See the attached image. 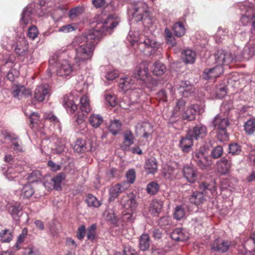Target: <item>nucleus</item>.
I'll return each mask as SVG.
<instances>
[{
	"instance_id": "nucleus-42",
	"label": "nucleus",
	"mask_w": 255,
	"mask_h": 255,
	"mask_svg": "<svg viewBox=\"0 0 255 255\" xmlns=\"http://www.w3.org/2000/svg\"><path fill=\"white\" fill-rule=\"evenodd\" d=\"M149 247V237L147 234H143L139 240V247L142 251L147 250Z\"/></svg>"
},
{
	"instance_id": "nucleus-14",
	"label": "nucleus",
	"mask_w": 255,
	"mask_h": 255,
	"mask_svg": "<svg viewBox=\"0 0 255 255\" xmlns=\"http://www.w3.org/2000/svg\"><path fill=\"white\" fill-rule=\"evenodd\" d=\"M152 128V125L148 122H139L135 126L136 133L139 134H143L144 138H147L151 134L153 131Z\"/></svg>"
},
{
	"instance_id": "nucleus-50",
	"label": "nucleus",
	"mask_w": 255,
	"mask_h": 255,
	"mask_svg": "<svg viewBox=\"0 0 255 255\" xmlns=\"http://www.w3.org/2000/svg\"><path fill=\"white\" fill-rule=\"evenodd\" d=\"M185 216V211L184 208L181 206H176L175 208L174 213V217L177 220H180Z\"/></svg>"
},
{
	"instance_id": "nucleus-16",
	"label": "nucleus",
	"mask_w": 255,
	"mask_h": 255,
	"mask_svg": "<svg viewBox=\"0 0 255 255\" xmlns=\"http://www.w3.org/2000/svg\"><path fill=\"white\" fill-rule=\"evenodd\" d=\"M33 5H34L33 3H30L24 9L22 13L21 18L19 22L23 28H24L31 20L32 13L35 11L34 9H32Z\"/></svg>"
},
{
	"instance_id": "nucleus-29",
	"label": "nucleus",
	"mask_w": 255,
	"mask_h": 255,
	"mask_svg": "<svg viewBox=\"0 0 255 255\" xmlns=\"http://www.w3.org/2000/svg\"><path fill=\"white\" fill-rule=\"evenodd\" d=\"M255 54V45L250 44L246 45L242 51V57L244 59L249 60Z\"/></svg>"
},
{
	"instance_id": "nucleus-24",
	"label": "nucleus",
	"mask_w": 255,
	"mask_h": 255,
	"mask_svg": "<svg viewBox=\"0 0 255 255\" xmlns=\"http://www.w3.org/2000/svg\"><path fill=\"white\" fill-rule=\"evenodd\" d=\"M205 200L203 192L194 191L189 197L190 202L196 205H199Z\"/></svg>"
},
{
	"instance_id": "nucleus-26",
	"label": "nucleus",
	"mask_w": 255,
	"mask_h": 255,
	"mask_svg": "<svg viewBox=\"0 0 255 255\" xmlns=\"http://www.w3.org/2000/svg\"><path fill=\"white\" fill-rule=\"evenodd\" d=\"M145 170L148 174H154L157 171V163L155 159H147L145 164Z\"/></svg>"
},
{
	"instance_id": "nucleus-33",
	"label": "nucleus",
	"mask_w": 255,
	"mask_h": 255,
	"mask_svg": "<svg viewBox=\"0 0 255 255\" xmlns=\"http://www.w3.org/2000/svg\"><path fill=\"white\" fill-rule=\"evenodd\" d=\"M80 104L81 112H90L92 110L90 99L86 95L83 96L80 98Z\"/></svg>"
},
{
	"instance_id": "nucleus-46",
	"label": "nucleus",
	"mask_w": 255,
	"mask_h": 255,
	"mask_svg": "<svg viewBox=\"0 0 255 255\" xmlns=\"http://www.w3.org/2000/svg\"><path fill=\"white\" fill-rule=\"evenodd\" d=\"M11 232L8 230H4L0 233V240L3 243H8L12 239Z\"/></svg>"
},
{
	"instance_id": "nucleus-38",
	"label": "nucleus",
	"mask_w": 255,
	"mask_h": 255,
	"mask_svg": "<svg viewBox=\"0 0 255 255\" xmlns=\"http://www.w3.org/2000/svg\"><path fill=\"white\" fill-rule=\"evenodd\" d=\"M86 202L89 207L95 208L100 207L101 204L96 197L91 194H89L87 195Z\"/></svg>"
},
{
	"instance_id": "nucleus-49",
	"label": "nucleus",
	"mask_w": 255,
	"mask_h": 255,
	"mask_svg": "<svg viewBox=\"0 0 255 255\" xmlns=\"http://www.w3.org/2000/svg\"><path fill=\"white\" fill-rule=\"evenodd\" d=\"M21 192V194L23 198H28L33 194L34 190L31 186L28 184L23 186Z\"/></svg>"
},
{
	"instance_id": "nucleus-18",
	"label": "nucleus",
	"mask_w": 255,
	"mask_h": 255,
	"mask_svg": "<svg viewBox=\"0 0 255 255\" xmlns=\"http://www.w3.org/2000/svg\"><path fill=\"white\" fill-rule=\"evenodd\" d=\"M223 72V67L217 65L213 68L205 70L203 74L204 78L206 80L215 79L219 77Z\"/></svg>"
},
{
	"instance_id": "nucleus-47",
	"label": "nucleus",
	"mask_w": 255,
	"mask_h": 255,
	"mask_svg": "<svg viewBox=\"0 0 255 255\" xmlns=\"http://www.w3.org/2000/svg\"><path fill=\"white\" fill-rule=\"evenodd\" d=\"M159 189V184L155 181L150 182L146 186L147 192L150 195L156 194Z\"/></svg>"
},
{
	"instance_id": "nucleus-27",
	"label": "nucleus",
	"mask_w": 255,
	"mask_h": 255,
	"mask_svg": "<svg viewBox=\"0 0 255 255\" xmlns=\"http://www.w3.org/2000/svg\"><path fill=\"white\" fill-rule=\"evenodd\" d=\"M242 11H245L246 13L243 14L241 18V22L243 25H247L249 23H251V17L248 14L252 12V9L250 7L246 6L245 5L240 6Z\"/></svg>"
},
{
	"instance_id": "nucleus-4",
	"label": "nucleus",
	"mask_w": 255,
	"mask_h": 255,
	"mask_svg": "<svg viewBox=\"0 0 255 255\" xmlns=\"http://www.w3.org/2000/svg\"><path fill=\"white\" fill-rule=\"evenodd\" d=\"M206 149L201 147L193 153V159L201 169H206L211 165V161L205 155Z\"/></svg>"
},
{
	"instance_id": "nucleus-10",
	"label": "nucleus",
	"mask_w": 255,
	"mask_h": 255,
	"mask_svg": "<svg viewBox=\"0 0 255 255\" xmlns=\"http://www.w3.org/2000/svg\"><path fill=\"white\" fill-rule=\"evenodd\" d=\"M76 92L73 91L69 94L63 97V105L68 112H76L77 110V106L74 102V101L78 98Z\"/></svg>"
},
{
	"instance_id": "nucleus-39",
	"label": "nucleus",
	"mask_w": 255,
	"mask_h": 255,
	"mask_svg": "<svg viewBox=\"0 0 255 255\" xmlns=\"http://www.w3.org/2000/svg\"><path fill=\"white\" fill-rule=\"evenodd\" d=\"M121 129V124L119 120L111 121L109 127L110 131L113 134H117Z\"/></svg>"
},
{
	"instance_id": "nucleus-45",
	"label": "nucleus",
	"mask_w": 255,
	"mask_h": 255,
	"mask_svg": "<svg viewBox=\"0 0 255 255\" xmlns=\"http://www.w3.org/2000/svg\"><path fill=\"white\" fill-rule=\"evenodd\" d=\"M97 226L93 224L89 227L86 230L87 240L93 242L96 238Z\"/></svg>"
},
{
	"instance_id": "nucleus-7",
	"label": "nucleus",
	"mask_w": 255,
	"mask_h": 255,
	"mask_svg": "<svg viewBox=\"0 0 255 255\" xmlns=\"http://www.w3.org/2000/svg\"><path fill=\"white\" fill-rule=\"evenodd\" d=\"M120 204L125 209L131 212L135 211L138 205L136 196L132 193L123 195L121 199Z\"/></svg>"
},
{
	"instance_id": "nucleus-5",
	"label": "nucleus",
	"mask_w": 255,
	"mask_h": 255,
	"mask_svg": "<svg viewBox=\"0 0 255 255\" xmlns=\"http://www.w3.org/2000/svg\"><path fill=\"white\" fill-rule=\"evenodd\" d=\"M213 124L215 127L218 129V138L220 141L226 139L228 137L226 129L229 125L228 120L227 118H221L217 116L213 121Z\"/></svg>"
},
{
	"instance_id": "nucleus-3",
	"label": "nucleus",
	"mask_w": 255,
	"mask_h": 255,
	"mask_svg": "<svg viewBox=\"0 0 255 255\" xmlns=\"http://www.w3.org/2000/svg\"><path fill=\"white\" fill-rule=\"evenodd\" d=\"M119 88L124 93L129 91L131 97L135 96L137 99H138L140 97L141 90L136 87L134 81L130 77H125L121 78L119 81Z\"/></svg>"
},
{
	"instance_id": "nucleus-19",
	"label": "nucleus",
	"mask_w": 255,
	"mask_h": 255,
	"mask_svg": "<svg viewBox=\"0 0 255 255\" xmlns=\"http://www.w3.org/2000/svg\"><path fill=\"white\" fill-rule=\"evenodd\" d=\"M19 42L22 43V48L18 47L17 43V59L21 62H25L27 60V52L28 45L24 38H21Z\"/></svg>"
},
{
	"instance_id": "nucleus-31",
	"label": "nucleus",
	"mask_w": 255,
	"mask_h": 255,
	"mask_svg": "<svg viewBox=\"0 0 255 255\" xmlns=\"http://www.w3.org/2000/svg\"><path fill=\"white\" fill-rule=\"evenodd\" d=\"M166 71V67L162 63L156 62L154 63L152 68V73L154 75L161 76L165 73Z\"/></svg>"
},
{
	"instance_id": "nucleus-22",
	"label": "nucleus",
	"mask_w": 255,
	"mask_h": 255,
	"mask_svg": "<svg viewBox=\"0 0 255 255\" xmlns=\"http://www.w3.org/2000/svg\"><path fill=\"white\" fill-rule=\"evenodd\" d=\"M176 87L184 97H188L194 91L193 86L188 81H182L179 85H176Z\"/></svg>"
},
{
	"instance_id": "nucleus-20",
	"label": "nucleus",
	"mask_w": 255,
	"mask_h": 255,
	"mask_svg": "<svg viewBox=\"0 0 255 255\" xmlns=\"http://www.w3.org/2000/svg\"><path fill=\"white\" fill-rule=\"evenodd\" d=\"M188 132L195 139L203 138L207 133V129L205 126L202 124H198L195 126L192 130Z\"/></svg>"
},
{
	"instance_id": "nucleus-34",
	"label": "nucleus",
	"mask_w": 255,
	"mask_h": 255,
	"mask_svg": "<svg viewBox=\"0 0 255 255\" xmlns=\"http://www.w3.org/2000/svg\"><path fill=\"white\" fill-rule=\"evenodd\" d=\"M73 149L74 151L78 153H83L86 151V141L84 139L78 138L75 141Z\"/></svg>"
},
{
	"instance_id": "nucleus-63",
	"label": "nucleus",
	"mask_w": 255,
	"mask_h": 255,
	"mask_svg": "<svg viewBox=\"0 0 255 255\" xmlns=\"http://www.w3.org/2000/svg\"><path fill=\"white\" fill-rule=\"evenodd\" d=\"M186 102L183 99H179L176 103V105L174 108V112H180L184 110Z\"/></svg>"
},
{
	"instance_id": "nucleus-11",
	"label": "nucleus",
	"mask_w": 255,
	"mask_h": 255,
	"mask_svg": "<svg viewBox=\"0 0 255 255\" xmlns=\"http://www.w3.org/2000/svg\"><path fill=\"white\" fill-rule=\"evenodd\" d=\"M215 58L217 66H221L229 65L233 60L231 54L223 50H218Z\"/></svg>"
},
{
	"instance_id": "nucleus-51",
	"label": "nucleus",
	"mask_w": 255,
	"mask_h": 255,
	"mask_svg": "<svg viewBox=\"0 0 255 255\" xmlns=\"http://www.w3.org/2000/svg\"><path fill=\"white\" fill-rule=\"evenodd\" d=\"M244 127L245 130L248 134H252L255 131V121L250 120L245 123Z\"/></svg>"
},
{
	"instance_id": "nucleus-17",
	"label": "nucleus",
	"mask_w": 255,
	"mask_h": 255,
	"mask_svg": "<svg viewBox=\"0 0 255 255\" xmlns=\"http://www.w3.org/2000/svg\"><path fill=\"white\" fill-rule=\"evenodd\" d=\"M183 175L187 180L190 183H194L197 179L198 171L194 167L185 166L183 168Z\"/></svg>"
},
{
	"instance_id": "nucleus-36",
	"label": "nucleus",
	"mask_w": 255,
	"mask_h": 255,
	"mask_svg": "<svg viewBox=\"0 0 255 255\" xmlns=\"http://www.w3.org/2000/svg\"><path fill=\"white\" fill-rule=\"evenodd\" d=\"M89 122L92 127L97 128L103 123V117L99 114H92L89 118Z\"/></svg>"
},
{
	"instance_id": "nucleus-9",
	"label": "nucleus",
	"mask_w": 255,
	"mask_h": 255,
	"mask_svg": "<svg viewBox=\"0 0 255 255\" xmlns=\"http://www.w3.org/2000/svg\"><path fill=\"white\" fill-rule=\"evenodd\" d=\"M148 6L146 3L143 1H137L133 4V12L132 15L136 21L142 19L144 15L147 14Z\"/></svg>"
},
{
	"instance_id": "nucleus-6",
	"label": "nucleus",
	"mask_w": 255,
	"mask_h": 255,
	"mask_svg": "<svg viewBox=\"0 0 255 255\" xmlns=\"http://www.w3.org/2000/svg\"><path fill=\"white\" fill-rule=\"evenodd\" d=\"M133 76L137 80L146 82L150 77L148 63L146 61H142L134 69Z\"/></svg>"
},
{
	"instance_id": "nucleus-62",
	"label": "nucleus",
	"mask_w": 255,
	"mask_h": 255,
	"mask_svg": "<svg viewBox=\"0 0 255 255\" xmlns=\"http://www.w3.org/2000/svg\"><path fill=\"white\" fill-rule=\"evenodd\" d=\"M165 34L166 40L167 42L172 46H174L175 44L174 37L173 36L172 32L167 28H166L165 29Z\"/></svg>"
},
{
	"instance_id": "nucleus-30",
	"label": "nucleus",
	"mask_w": 255,
	"mask_h": 255,
	"mask_svg": "<svg viewBox=\"0 0 255 255\" xmlns=\"http://www.w3.org/2000/svg\"><path fill=\"white\" fill-rule=\"evenodd\" d=\"M215 184L214 181L211 182L210 183L202 182L200 185V188L205 194H209L208 192L213 194L216 190Z\"/></svg>"
},
{
	"instance_id": "nucleus-37",
	"label": "nucleus",
	"mask_w": 255,
	"mask_h": 255,
	"mask_svg": "<svg viewBox=\"0 0 255 255\" xmlns=\"http://www.w3.org/2000/svg\"><path fill=\"white\" fill-rule=\"evenodd\" d=\"M162 202L158 200H153L150 206V211L152 214L156 215L159 213L162 208Z\"/></svg>"
},
{
	"instance_id": "nucleus-23",
	"label": "nucleus",
	"mask_w": 255,
	"mask_h": 255,
	"mask_svg": "<svg viewBox=\"0 0 255 255\" xmlns=\"http://www.w3.org/2000/svg\"><path fill=\"white\" fill-rule=\"evenodd\" d=\"M127 188L122 184H117L112 187L109 190V201H114L121 193L124 192Z\"/></svg>"
},
{
	"instance_id": "nucleus-44",
	"label": "nucleus",
	"mask_w": 255,
	"mask_h": 255,
	"mask_svg": "<svg viewBox=\"0 0 255 255\" xmlns=\"http://www.w3.org/2000/svg\"><path fill=\"white\" fill-rule=\"evenodd\" d=\"M65 141L62 139H58L55 143V148L54 152L58 154H62L65 151Z\"/></svg>"
},
{
	"instance_id": "nucleus-8",
	"label": "nucleus",
	"mask_w": 255,
	"mask_h": 255,
	"mask_svg": "<svg viewBox=\"0 0 255 255\" xmlns=\"http://www.w3.org/2000/svg\"><path fill=\"white\" fill-rule=\"evenodd\" d=\"M74 72V68L68 61L64 60L57 64L56 74L59 76H71Z\"/></svg>"
},
{
	"instance_id": "nucleus-15",
	"label": "nucleus",
	"mask_w": 255,
	"mask_h": 255,
	"mask_svg": "<svg viewBox=\"0 0 255 255\" xmlns=\"http://www.w3.org/2000/svg\"><path fill=\"white\" fill-rule=\"evenodd\" d=\"M193 137L188 132L185 136L181 137L179 141V147L182 151L185 153L189 152L193 145Z\"/></svg>"
},
{
	"instance_id": "nucleus-56",
	"label": "nucleus",
	"mask_w": 255,
	"mask_h": 255,
	"mask_svg": "<svg viewBox=\"0 0 255 255\" xmlns=\"http://www.w3.org/2000/svg\"><path fill=\"white\" fill-rule=\"evenodd\" d=\"M105 99L108 104L111 107H114L117 104V97L115 94H106Z\"/></svg>"
},
{
	"instance_id": "nucleus-64",
	"label": "nucleus",
	"mask_w": 255,
	"mask_h": 255,
	"mask_svg": "<svg viewBox=\"0 0 255 255\" xmlns=\"http://www.w3.org/2000/svg\"><path fill=\"white\" fill-rule=\"evenodd\" d=\"M15 74H16V70L14 68H12L7 73L6 75V79L12 82V85L13 86L15 85Z\"/></svg>"
},
{
	"instance_id": "nucleus-59",
	"label": "nucleus",
	"mask_w": 255,
	"mask_h": 255,
	"mask_svg": "<svg viewBox=\"0 0 255 255\" xmlns=\"http://www.w3.org/2000/svg\"><path fill=\"white\" fill-rule=\"evenodd\" d=\"M23 255H40L38 250L33 246H29L26 249L23 253Z\"/></svg>"
},
{
	"instance_id": "nucleus-13",
	"label": "nucleus",
	"mask_w": 255,
	"mask_h": 255,
	"mask_svg": "<svg viewBox=\"0 0 255 255\" xmlns=\"http://www.w3.org/2000/svg\"><path fill=\"white\" fill-rule=\"evenodd\" d=\"M231 246L230 241L218 239L214 241L211 249L213 252L225 253L229 250Z\"/></svg>"
},
{
	"instance_id": "nucleus-25",
	"label": "nucleus",
	"mask_w": 255,
	"mask_h": 255,
	"mask_svg": "<svg viewBox=\"0 0 255 255\" xmlns=\"http://www.w3.org/2000/svg\"><path fill=\"white\" fill-rule=\"evenodd\" d=\"M172 239L176 241H185L188 238V236L183 232L182 230L176 228L174 230L170 235Z\"/></svg>"
},
{
	"instance_id": "nucleus-28",
	"label": "nucleus",
	"mask_w": 255,
	"mask_h": 255,
	"mask_svg": "<svg viewBox=\"0 0 255 255\" xmlns=\"http://www.w3.org/2000/svg\"><path fill=\"white\" fill-rule=\"evenodd\" d=\"M196 54L190 49L185 50L182 54V58L185 63H193L195 62Z\"/></svg>"
},
{
	"instance_id": "nucleus-35",
	"label": "nucleus",
	"mask_w": 255,
	"mask_h": 255,
	"mask_svg": "<svg viewBox=\"0 0 255 255\" xmlns=\"http://www.w3.org/2000/svg\"><path fill=\"white\" fill-rule=\"evenodd\" d=\"M16 164L13 166L7 165V169L3 172L5 178L9 181H14L16 177Z\"/></svg>"
},
{
	"instance_id": "nucleus-21",
	"label": "nucleus",
	"mask_w": 255,
	"mask_h": 255,
	"mask_svg": "<svg viewBox=\"0 0 255 255\" xmlns=\"http://www.w3.org/2000/svg\"><path fill=\"white\" fill-rule=\"evenodd\" d=\"M231 165V160L223 157L217 162L218 171L221 174H227L230 171Z\"/></svg>"
},
{
	"instance_id": "nucleus-2",
	"label": "nucleus",
	"mask_w": 255,
	"mask_h": 255,
	"mask_svg": "<svg viewBox=\"0 0 255 255\" xmlns=\"http://www.w3.org/2000/svg\"><path fill=\"white\" fill-rule=\"evenodd\" d=\"M131 31L129 32L128 38L132 43V44L136 42L138 44V48L139 50L146 55H150L154 53L158 47V43L154 40L146 36H141L139 38L137 39L136 37L131 39Z\"/></svg>"
},
{
	"instance_id": "nucleus-55",
	"label": "nucleus",
	"mask_w": 255,
	"mask_h": 255,
	"mask_svg": "<svg viewBox=\"0 0 255 255\" xmlns=\"http://www.w3.org/2000/svg\"><path fill=\"white\" fill-rule=\"evenodd\" d=\"M124 140L126 146L129 147L133 143V136L131 131H127L124 133Z\"/></svg>"
},
{
	"instance_id": "nucleus-43",
	"label": "nucleus",
	"mask_w": 255,
	"mask_h": 255,
	"mask_svg": "<svg viewBox=\"0 0 255 255\" xmlns=\"http://www.w3.org/2000/svg\"><path fill=\"white\" fill-rule=\"evenodd\" d=\"M136 217V214L134 211H124L122 214V219L124 222H127L132 224L133 223Z\"/></svg>"
},
{
	"instance_id": "nucleus-41",
	"label": "nucleus",
	"mask_w": 255,
	"mask_h": 255,
	"mask_svg": "<svg viewBox=\"0 0 255 255\" xmlns=\"http://www.w3.org/2000/svg\"><path fill=\"white\" fill-rule=\"evenodd\" d=\"M173 30L174 34L178 37H181L184 35L185 33V28L184 26L181 22H177L174 24Z\"/></svg>"
},
{
	"instance_id": "nucleus-12",
	"label": "nucleus",
	"mask_w": 255,
	"mask_h": 255,
	"mask_svg": "<svg viewBox=\"0 0 255 255\" xmlns=\"http://www.w3.org/2000/svg\"><path fill=\"white\" fill-rule=\"evenodd\" d=\"M50 96V88L48 84L39 85L35 90L34 98L38 102H41L47 100Z\"/></svg>"
},
{
	"instance_id": "nucleus-48",
	"label": "nucleus",
	"mask_w": 255,
	"mask_h": 255,
	"mask_svg": "<svg viewBox=\"0 0 255 255\" xmlns=\"http://www.w3.org/2000/svg\"><path fill=\"white\" fill-rule=\"evenodd\" d=\"M41 177L40 172L39 170H35L28 174L27 179L29 182L33 183L40 180Z\"/></svg>"
},
{
	"instance_id": "nucleus-61",
	"label": "nucleus",
	"mask_w": 255,
	"mask_h": 255,
	"mask_svg": "<svg viewBox=\"0 0 255 255\" xmlns=\"http://www.w3.org/2000/svg\"><path fill=\"white\" fill-rule=\"evenodd\" d=\"M119 76V73L118 71L113 70L107 71L106 73L105 77L108 80L112 81L118 77Z\"/></svg>"
},
{
	"instance_id": "nucleus-52",
	"label": "nucleus",
	"mask_w": 255,
	"mask_h": 255,
	"mask_svg": "<svg viewBox=\"0 0 255 255\" xmlns=\"http://www.w3.org/2000/svg\"><path fill=\"white\" fill-rule=\"evenodd\" d=\"M83 12V8L82 6H77L71 9L69 12V15L71 19H74Z\"/></svg>"
},
{
	"instance_id": "nucleus-32",
	"label": "nucleus",
	"mask_w": 255,
	"mask_h": 255,
	"mask_svg": "<svg viewBox=\"0 0 255 255\" xmlns=\"http://www.w3.org/2000/svg\"><path fill=\"white\" fill-rule=\"evenodd\" d=\"M65 175L63 173H60L53 177L51 180L53 184V188L56 190H61V183L65 179Z\"/></svg>"
},
{
	"instance_id": "nucleus-57",
	"label": "nucleus",
	"mask_w": 255,
	"mask_h": 255,
	"mask_svg": "<svg viewBox=\"0 0 255 255\" xmlns=\"http://www.w3.org/2000/svg\"><path fill=\"white\" fill-rule=\"evenodd\" d=\"M64 10L61 8L55 9L52 13V17L55 21H58L64 16Z\"/></svg>"
},
{
	"instance_id": "nucleus-58",
	"label": "nucleus",
	"mask_w": 255,
	"mask_h": 255,
	"mask_svg": "<svg viewBox=\"0 0 255 255\" xmlns=\"http://www.w3.org/2000/svg\"><path fill=\"white\" fill-rule=\"evenodd\" d=\"M229 153L232 155H238L241 151V146L237 143H232L229 145Z\"/></svg>"
},
{
	"instance_id": "nucleus-53",
	"label": "nucleus",
	"mask_w": 255,
	"mask_h": 255,
	"mask_svg": "<svg viewBox=\"0 0 255 255\" xmlns=\"http://www.w3.org/2000/svg\"><path fill=\"white\" fill-rule=\"evenodd\" d=\"M223 153V149L222 146L217 145L214 147L211 151V155L215 159L220 157Z\"/></svg>"
},
{
	"instance_id": "nucleus-60",
	"label": "nucleus",
	"mask_w": 255,
	"mask_h": 255,
	"mask_svg": "<svg viewBox=\"0 0 255 255\" xmlns=\"http://www.w3.org/2000/svg\"><path fill=\"white\" fill-rule=\"evenodd\" d=\"M38 34V31L36 26H32L28 28L27 35L29 38L34 39Z\"/></svg>"
},
{
	"instance_id": "nucleus-40",
	"label": "nucleus",
	"mask_w": 255,
	"mask_h": 255,
	"mask_svg": "<svg viewBox=\"0 0 255 255\" xmlns=\"http://www.w3.org/2000/svg\"><path fill=\"white\" fill-rule=\"evenodd\" d=\"M17 98L18 99L22 97H26L31 95V92L30 89H26L23 86L17 85Z\"/></svg>"
},
{
	"instance_id": "nucleus-1",
	"label": "nucleus",
	"mask_w": 255,
	"mask_h": 255,
	"mask_svg": "<svg viewBox=\"0 0 255 255\" xmlns=\"http://www.w3.org/2000/svg\"><path fill=\"white\" fill-rule=\"evenodd\" d=\"M119 22L117 16L109 15L106 18H103L102 21L98 22L96 27L89 31L85 36L77 37L76 39L77 42L81 40L86 41L79 43V46L76 49L74 58L75 64L79 66L91 60L96 45L104 35L111 34Z\"/></svg>"
},
{
	"instance_id": "nucleus-54",
	"label": "nucleus",
	"mask_w": 255,
	"mask_h": 255,
	"mask_svg": "<svg viewBox=\"0 0 255 255\" xmlns=\"http://www.w3.org/2000/svg\"><path fill=\"white\" fill-rule=\"evenodd\" d=\"M28 116H29V121L31 123V128H34L38 125L39 122V115L38 113H30V114Z\"/></svg>"
}]
</instances>
